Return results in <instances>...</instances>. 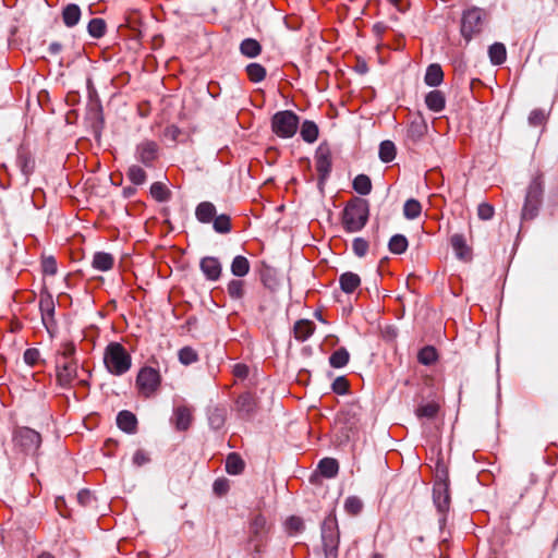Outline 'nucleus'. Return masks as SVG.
<instances>
[{
    "instance_id": "1",
    "label": "nucleus",
    "mask_w": 558,
    "mask_h": 558,
    "mask_svg": "<svg viewBox=\"0 0 558 558\" xmlns=\"http://www.w3.org/2000/svg\"><path fill=\"white\" fill-rule=\"evenodd\" d=\"M369 205L366 199L354 198L350 201L342 211V225L348 232H359L367 223Z\"/></svg>"
},
{
    "instance_id": "2",
    "label": "nucleus",
    "mask_w": 558,
    "mask_h": 558,
    "mask_svg": "<svg viewBox=\"0 0 558 558\" xmlns=\"http://www.w3.org/2000/svg\"><path fill=\"white\" fill-rule=\"evenodd\" d=\"M271 524L268 523L266 517L260 512L251 513L247 522V545L253 546V553L260 555L267 543Z\"/></svg>"
},
{
    "instance_id": "3",
    "label": "nucleus",
    "mask_w": 558,
    "mask_h": 558,
    "mask_svg": "<svg viewBox=\"0 0 558 558\" xmlns=\"http://www.w3.org/2000/svg\"><path fill=\"white\" fill-rule=\"evenodd\" d=\"M104 363L110 374L121 376L131 368L132 359L121 343L110 342L105 350Z\"/></svg>"
},
{
    "instance_id": "4",
    "label": "nucleus",
    "mask_w": 558,
    "mask_h": 558,
    "mask_svg": "<svg viewBox=\"0 0 558 558\" xmlns=\"http://www.w3.org/2000/svg\"><path fill=\"white\" fill-rule=\"evenodd\" d=\"M322 544L325 558H338L340 532L336 514L330 512L320 525Z\"/></svg>"
},
{
    "instance_id": "5",
    "label": "nucleus",
    "mask_w": 558,
    "mask_h": 558,
    "mask_svg": "<svg viewBox=\"0 0 558 558\" xmlns=\"http://www.w3.org/2000/svg\"><path fill=\"white\" fill-rule=\"evenodd\" d=\"M299 126V117L290 110L278 111L271 119L272 132L282 138L292 137Z\"/></svg>"
},
{
    "instance_id": "6",
    "label": "nucleus",
    "mask_w": 558,
    "mask_h": 558,
    "mask_svg": "<svg viewBox=\"0 0 558 558\" xmlns=\"http://www.w3.org/2000/svg\"><path fill=\"white\" fill-rule=\"evenodd\" d=\"M161 385V375L159 371L145 366L142 367L136 377V387L140 393L145 398L153 397Z\"/></svg>"
},
{
    "instance_id": "7",
    "label": "nucleus",
    "mask_w": 558,
    "mask_h": 558,
    "mask_svg": "<svg viewBox=\"0 0 558 558\" xmlns=\"http://www.w3.org/2000/svg\"><path fill=\"white\" fill-rule=\"evenodd\" d=\"M542 184L537 179H535L527 187L525 202L522 208V218L524 220H532L537 216L542 203Z\"/></svg>"
},
{
    "instance_id": "8",
    "label": "nucleus",
    "mask_w": 558,
    "mask_h": 558,
    "mask_svg": "<svg viewBox=\"0 0 558 558\" xmlns=\"http://www.w3.org/2000/svg\"><path fill=\"white\" fill-rule=\"evenodd\" d=\"M433 501L441 515L439 518V525L440 529H442L447 520L446 513L448 512L450 507L449 482L447 480H440L434 484Z\"/></svg>"
},
{
    "instance_id": "9",
    "label": "nucleus",
    "mask_w": 558,
    "mask_h": 558,
    "mask_svg": "<svg viewBox=\"0 0 558 558\" xmlns=\"http://www.w3.org/2000/svg\"><path fill=\"white\" fill-rule=\"evenodd\" d=\"M15 444L26 453H35L41 444V436L29 427H19L14 432Z\"/></svg>"
},
{
    "instance_id": "10",
    "label": "nucleus",
    "mask_w": 558,
    "mask_h": 558,
    "mask_svg": "<svg viewBox=\"0 0 558 558\" xmlns=\"http://www.w3.org/2000/svg\"><path fill=\"white\" fill-rule=\"evenodd\" d=\"M484 12L478 8H472L464 11L461 21V35L465 40H470L472 35L481 32Z\"/></svg>"
},
{
    "instance_id": "11",
    "label": "nucleus",
    "mask_w": 558,
    "mask_h": 558,
    "mask_svg": "<svg viewBox=\"0 0 558 558\" xmlns=\"http://www.w3.org/2000/svg\"><path fill=\"white\" fill-rule=\"evenodd\" d=\"M159 157V146L156 142L145 140L135 147V158L147 168H151Z\"/></svg>"
},
{
    "instance_id": "12",
    "label": "nucleus",
    "mask_w": 558,
    "mask_h": 558,
    "mask_svg": "<svg viewBox=\"0 0 558 558\" xmlns=\"http://www.w3.org/2000/svg\"><path fill=\"white\" fill-rule=\"evenodd\" d=\"M316 170L319 175V183H324L331 172V153L325 145H319L316 150Z\"/></svg>"
},
{
    "instance_id": "13",
    "label": "nucleus",
    "mask_w": 558,
    "mask_h": 558,
    "mask_svg": "<svg viewBox=\"0 0 558 558\" xmlns=\"http://www.w3.org/2000/svg\"><path fill=\"white\" fill-rule=\"evenodd\" d=\"M257 401L251 392L241 393L235 401V411L241 418H251L256 413Z\"/></svg>"
},
{
    "instance_id": "14",
    "label": "nucleus",
    "mask_w": 558,
    "mask_h": 558,
    "mask_svg": "<svg viewBox=\"0 0 558 558\" xmlns=\"http://www.w3.org/2000/svg\"><path fill=\"white\" fill-rule=\"evenodd\" d=\"M16 166L20 168L24 177V182H28L29 175L35 169V160L29 150L24 146H20L16 154Z\"/></svg>"
},
{
    "instance_id": "15",
    "label": "nucleus",
    "mask_w": 558,
    "mask_h": 558,
    "mask_svg": "<svg viewBox=\"0 0 558 558\" xmlns=\"http://www.w3.org/2000/svg\"><path fill=\"white\" fill-rule=\"evenodd\" d=\"M199 268L207 280L217 281L221 276L222 267L217 257H203L199 263Z\"/></svg>"
},
{
    "instance_id": "16",
    "label": "nucleus",
    "mask_w": 558,
    "mask_h": 558,
    "mask_svg": "<svg viewBox=\"0 0 558 558\" xmlns=\"http://www.w3.org/2000/svg\"><path fill=\"white\" fill-rule=\"evenodd\" d=\"M207 420L210 428L219 430L227 420V408L225 405H210L207 408Z\"/></svg>"
},
{
    "instance_id": "17",
    "label": "nucleus",
    "mask_w": 558,
    "mask_h": 558,
    "mask_svg": "<svg viewBox=\"0 0 558 558\" xmlns=\"http://www.w3.org/2000/svg\"><path fill=\"white\" fill-rule=\"evenodd\" d=\"M172 421L178 430H186L193 421L192 412L186 405H179L173 410Z\"/></svg>"
},
{
    "instance_id": "18",
    "label": "nucleus",
    "mask_w": 558,
    "mask_h": 558,
    "mask_svg": "<svg viewBox=\"0 0 558 558\" xmlns=\"http://www.w3.org/2000/svg\"><path fill=\"white\" fill-rule=\"evenodd\" d=\"M39 308H40V313H41V320H43L45 327L47 328V330L50 331V326L54 322L53 320L54 302L50 294H47V295L40 298Z\"/></svg>"
},
{
    "instance_id": "19",
    "label": "nucleus",
    "mask_w": 558,
    "mask_h": 558,
    "mask_svg": "<svg viewBox=\"0 0 558 558\" xmlns=\"http://www.w3.org/2000/svg\"><path fill=\"white\" fill-rule=\"evenodd\" d=\"M450 243L459 259L469 260L471 258V248L468 246L463 234H453L450 238Z\"/></svg>"
},
{
    "instance_id": "20",
    "label": "nucleus",
    "mask_w": 558,
    "mask_h": 558,
    "mask_svg": "<svg viewBox=\"0 0 558 558\" xmlns=\"http://www.w3.org/2000/svg\"><path fill=\"white\" fill-rule=\"evenodd\" d=\"M117 425L123 432L133 434L137 428V418L132 412L123 410L117 416Z\"/></svg>"
},
{
    "instance_id": "21",
    "label": "nucleus",
    "mask_w": 558,
    "mask_h": 558,
    "mask_svg": "<svg viewBox=\"0 0 558 558\" xmlns=\"http://www.w3.org/2000/svg\"><path fill=\"white\" fill-rule=\"evenodd\" d=\"M216 215V207L210 202H202L196 206L195 217L202 223L211 222Z\"/></svg>"
},
{
    "instance_id": "22",
    "label": "nucleus",
    "mask_w": 558,
    "mask_h": 558,
    "mask_svg": "<svg viewBox=\"0 0 558 558\" xmlns=\"http://www.w3.org/2000/svg\"><path fill=\"white\" fill-rule=\"evenodd\" d=\"M339 284L344 293L350 294L361 284V278L354 272L347 271L339 277Z\"/></svg>"
},
{
    "instance_id": "23",
    "label": "nucleus",
    "mask_w": 558,
    "mask_h": 558,
    "mask_svg": "<svg viewBox=\"0 0 558 558\" xmlns=\"http://www.w3.org/2000/svg\"><path fill=\"white\" fill-rule=\"evenodd\" d=\"M314 330V323L307 319L298 320L293 327L294 337L301 342L307 340L313 335Z\"/></svg>"
},
{
    "instance_id": "24",
    "label": "nucleus",
    "mask_w": 558,
    "mask_h": 558,
    "mask_svg": "<svg viewBox=\"0 0 558 558\" xmlns=\"http://www.w3.org/2000/svg\"><path fill=\"white\" fill-rule=\"evenodd\" d=\"M425 104L429 110L440 112L446 105L444 93L438 89L429 92L425 97Z\"/></svg>"
},
{
    "instance_id": "25",
    "label": "nucleus",
    "mask_w": 558,
    "mask_h": 558,
    "mask_svg": "<svg viewBox=\"0 0 558 558\" xmlns=\"http://www.w3.org/2000/svg\"><path fill=\"white\" fill-rule=\"evenodd\" d=\"M424 81L428 86H439L444 81L441 66L437 63L429 64L426 70Z\"/></svg>"
},
{
    "instance_id": "26",
    "label": "nucleus",
    "mask_w": 558,
    "mask_h": 558,
    "mask_svg": "<svg viewBox=\"0 0 558 558\" xmlns=\"http://www.w3.org/2000/svg\"><path fill=\"white\" fill-rule=\"evenodd\" d=\"M76 373V365L71 361L58 362V379L62 385L69 384Z\"/></svg>"
},
{
    "instance_id": "27",
    "label": "nucleus",
    "mask_w": 558,
    "mask_h": 558,
    "mask_svg": "<svg viewBox=\"0 0 558 558\" xmlns=\"http://www.w3.org/2000/svg\"><path fill=\"white\" fill-rule=\"evenodd\" d=\"M81 19V9L77 4H68L62 11V20L66 27L75 26Z\"/></svg>"
},
{
    "instance_id": "28",
    "label": "nucleus",
    "mask_w": 558,
    "mask_h": 558,
    "mask_svg": "<svg viewBox=\"0 0 558 558\" xmlns=\"http://www.w3.org/2000/svg\"><path fill=\"white\" fill-rule=\"evenodd\" d=\"M427 131V125L422 119L413 120L407 130V137L416 143Z\"/></svg>"
},
{
    "instance_id": "29",
    "label": "nucleus",
    "mask_w": 558,
    "mask_h": 558,
    "mask_svg": "<svg viewBox=\"0 0 558 558\" xmlns=\"http://www.w3.org/2000/svg\"><path fill=\"white\" fill-rule=\"evenodd\" d=\"M113 257L109 253L97 252L93 257V267L99 271H108L113 266Z\"/></svg>"
},
{
    "instance_id": "30",
    "label": "nucleus",
    "mask_w": 558,
    "mask_h": 558,
    "mask_svg": "<svg viewBox=\"0 0 558 558\" xmlns=\"http://www.w3.org/2000/svg\"><path fill=\"white\" fill-rule=\"evenodd\" d=\"M245 463L240 454L231 452L226 459V471L231 475L241 474L244 470Z\"/></svg>"
},
{
    "instance_id": "31",
    "label": "nucleus",
    "mask_w": 558,
    "mask_h": 558,
    "mask_svg": "<svg viewBox=\"0 0 558 558\" xmlns=\"http://www.w3.org/2000/svg\"><path fill=\"white\" fill-rule=\"evenodd\" d=\"M318 469L323 476L331 478L338 474L339 463L333 458H324L319 461Z\"/></svg>"
},
{
    "instance_id": "32",
    "label": "nucleus",
    "mask_w": 558,
    "mask_h": 558,
    "mask_svg": "<svg viewBox=\"0 0 558 558\" xmlns=\"http://www.w3.org/2000/svg\"><path fill=\"white\" fill-rule=\"evenodd\" d=\"M240 51L247 58H256L262 52V46L256 39L246 38L241 43Z\"/></svg>"
},
{
    "instance_id": "33",
    "label": "nucleus",
    "mask_w": 558,
    "mask_h": 558,
    "mask_svg": "<svg viewBox=\"0 0 558 558\" xmlns=\"http://www.w3.org/2000/svg\"><path fill=\"white\" fill-rule=\"evenodd\" d=\"M488 54L493 64H502L507 58V50L505 45L501 43L493 44L488 49Z\"/></svg>"
},
{
    "instance_id": "34",
    "label": "nucleus",
    "mask_w": 558,
    "mask_h": 558,
    "mask_svg": "<svg viewBox=\"0 0 558 558\" xmlns=\"http://www.w3.org/2000/svg\"><path fill=\"white\" fill-rule=\"evenodd\" d=\"M250 271V262L245 256L238 255L231 263V272L235 277H244Z\"/></svg>"
},
{
    "instance_id": "35",
    "label": "nucleus",
    "mask_w": 558,
    "mask_h": 558,
    "mask_svg": "<svg viewBox=\"0 0 558 558\" xmlns=\"http://www.w3.org/2000/svg\"><path fill=\"white\" fill-rule=\"evenodd\" d=\"M107 25L104 19L95 17L92 19L87 25V32L90 37L99 39L105 36Z\"/></svg>"
},
{
    "instance_id": "36",
    "label": "nucleus",
    "mask_w": 558,
    "mask_h": 558,
    "mask_svg": "<svg viewBox=\"0 0 558 558\" xmlns=\"http://www.w3.org/2000/svg\"><path fill=\"white\" fill-rule=\"evenodd\" d=\"M397 148L393 142L391 141H384L379 145V159L383 162H390L396 158Z\"/></svg>"
},
{
    "instance_id": "37",
    "label": "nucleus",
    "mask_w": 558,
    "mask_h": 558,
    "mask_svg": "<svg viewBox=\"0 0 558 558\" xmlns=\"http://www.w3.org/2000/svg\"><path fill=\"white\" fill-rule=\"evenodd\" d=\"M211 222L217 233L227 234L231 231V219L227 214L216 215Z\"/></svg>"
},
{
    "instance_id": "38",
    "label": "nucleus",
    "mask_w": 558,
    "mask_h": 558,
    "mask_svg": "<svg viewBox=\"0 0 558 558\" xmlns=\"http://www.w3.org/2000/svg\"><path fill=\"white\" fill-rule=\"evenodd\" d=\"M301 136L307 143H314L318 137V126L313 121L306 120L301 126Z\"/></svg>"
},
{
    "instance_id": "39",
    "label": "nucleus",
    "mask_w": 558,
    "mask_h": 558,
    "mask_svg": "<svg viewBox=\"0 0 558 558\" xmlns=\"http://www.w3.org/2000/svg\"><path fill=\"white\" fill-rule=\"evenodd\" d=\"M350 354L345 348H339L329 356V363L333 368H341L348 364Z\"/></svg>"
},
{
    "instance_id": "40",
    "label": "nucleus",
    "mask_w": 558,
    "mask_h": 558,
    "mask_svg": "<svg viewBox=\"0 0 558 558\" xmlns=\"http://www.w3.org/2000/svg\"><path fill=\"white\" fill-rule=\"evenodd\" d=\"M353 189L360 195H368L372 191V181L366 174H359L353 180Z\"/></svg>"
},
{
    "instance_id": "41",
    "label": "nucleus",
    "mask_w": 558,
    "mask_h": 558,
    "mask_svg": "<svg viewBox=\"0 0 558 558\" xmlns=\"http://www.w3.org/2000/svg\"><path fill=\"white\" fill-rule=\"evenodd\" d=\"M245 283L241 279H232L227 284V292L232 300H241L245 293Z\"/></svg>"
},
{
    "instance_id": "42",
    "label": "nucleus",
    "mask_w": 558,
    "mask_h": 558,
    "mask_svg": "<svg viewBox=\"0 0 558 558\" xmlns=\"http://www.w3.org/2000/svg\"><path fill=\"white\" fill-rule=\"evenodd\" d=\"M388 248L392 254H402L408 248V240L402 234H395L388 243Z\"/></svg>"
},
{
    "instance_id": "43",
    "label": "nucleus",
    "mask_w": 558,
    "mask_h": 558,
    "mask_svg": "<svg viewBox=\"0 0 558 558\" xmlns=\"http://www.w3.org/2000/svg\"><path fill=\"white\" fill-rule=\"evenodd\" d=\"M150 195L157 202L165 203L170 199L171 193L161 182H155L150 186Z\"/></svg>"
},
{
    "instance_id": "44",
    "label": "nucleus",
    "mask_w": 558,
    "mask_h": 558,
    "mask_svg": "<svg viewBox=\"0 0 558 558\" xmlns=\"http://www.w3.org/2000/svg\"><path fill=\"white\" fill-rule=\"evenodd\" d=\"M439 407L435 402H428L425 404H420L415 414L418 418H434L438 413Z\"/></svg>"
},
{
    "instance_id": "45",
    "label": "nucleus",
    "mask_w": 558,
    "mask_h": 558,
    "mask_svg": "<svg viewBox=\"0 0 558 558\" xmlns=\"http://www.w3.org/2000/svg\"><path fill=\"white\" fill-rule=\"evenodd\" d=\"M422 211V206L418 201L410 198L404 203L403 215L407 219H416Z\"/></svg>"
},
{
    "instance_id": "46",
    "label": "nucleus",
    "mask_w": 558,
    "mask_h": 558,
    "mask_svg": "<svg viewBox=\"0 0 558 558\" xmlns=\"http://www.w3.org/2000/svg\"><path fill=\"white\" fill-rule=\"evenodd\" d=\"M246 73L254 83H259L266 77V69L259 63H250L246 66Z\"/></svg>"
},
{
    "instance_id": "47",
    "label": "nucleus",
    "mask_w": 558,
    "mask_h": 558,
    "mask_svg": "<svg viewBox=\"0 0 558 558\" xmlns=\"http://www.w3.org/2000/svg\"><path fill=\"white\" fill-rule=\"evenodd\" d=\"M128 178L133 184L141 185L145 183L147 175L143 168L132 165L128 170Z\"/></svg>"
},
{
    "instance_id": "48",
    "label": "nucleus",
    "mask_w": 558,
    "mask_h": 558,
    "mask_svg": "<svg viewBox=\"0 0 558 558\" xmlns=\"http://www.w3.org/2000/svg\"><path fill=\"white\" fill-rule=\"evenodd\" d=\"M417 360L423 365H432L437 360V352L434 347L427 345L420 350Z\"/></svg>"
},
{
    "instance_id": "49",
    "label": "nucleus",
    "mask_w": 558,
    "mask_h": 558,
    "mask_svg": "<svg viewBox=\"0 0 558 558\" xmlns=\"http://www.w3.org/2000/svg\"><path fill=\"white\" fill-rule=\"evenodd\" d=\"M198 355L191 347H184L179 351V361L184 365H191L197 362Z\"/></svg>"
},
{
    "instance_id": "50",
    "label": "nucleus",
    "mask_w": 558,
    "mask_h": 558,
    "mask_svg": "<svg viewBox=\"0 0 558 558\" xmlns=\"http://www.w3.org/2000/svg\"><path fill=\"white\" fill-rule=\"evenodd\" d=\"M363 502L355 496L348 497L344 501V509L348 513L356 515L361 512Z\"/></svg>"
},
{
    "instance_id": "51",
    "label": "nucleus",
    "mask_w": 558,
    "mask_h": 558,
    "mask_svg": "<svg viewBox=\"0 0 558 558\" xmlns=\"http://www.w3.org/2000/svg\"><path fill=\"white\" fill-rule=\"evenodd\" d=\"M352 250L359 257H364L368 251V242L363 238H355L352 242Z\"/></svg>"
},
{
    "instance_id": "52",
    "label": "nucleus",
    "mask_w": 558,
    "mask_h": 558,
    "mask_svg": "<svg viewBox=\"0 0 558 558\" xmlns=\"http://www.w3.org/2000/svg\"><path fill=\"white\" fill-rule=\"evenodd\" d=\"M41 268L45 275L54 276L58 270L56 258L53 256L44 257Z\"/></svg>"
},
{
    "instance_id": "53",
    "label": "nucleus",
    "mask_w": 558,
    "mask_h": 558,
    "mask_svg": "<svg viewBox=\"0 0 558 558\" xmlns=\"http://www.w3.org/2000/svg\"><path fill=\"white\" fill-rule=\"evenodd\" d=\"M286 526L291 533H300L304 530V522L300 517L292 515L287 519Z\"/></svg>"
},
{
    "instance_id": "54",
    "label": "nucleus",
    "mask_w": 558,
    "mask_h": 558,
    "mask_svg": "<svg viewBox=\"0 0 558 558\" xmlns=\"http://www.w3.org/2000/svg\"><path fill=\"white\" fill-rule=\"evenodd\" d=\"M331 389L333 392L338 395H344L349 390V381L347 380L345 377L339 376L333 380Z\"/></svg>"
},
{
    "instance_id": "55",
    "label": "nucleus",
    "mask_w": 558,
    "mask_h": 558,
    "mask_svg": "<svg viewBox=\"0 0 558 558\" xmlns=\"http://www.w3.org/2000/svg\"><path fill=\"white\" fill-rule=\"evenodd\" d=\"M230 488L229 481L225 477L217 478L214 482L213 490L217 496H223Z\"/></svg>"
},
{
    "instance_id": "56",
    "label": "nucleus",
    "mask_w": 558,
    "mask_h": 558,
    "mask_svg": "<svg viewBox=\"0 0 558 558\" xmlns=\"http://www.w3.org/2000/svg\"><path fill=\"white\" fill-rule=\"evenodd\" d=\"M23 359L27 365L34 366L38 363V361L40 359V352L36 348L27 349L24 352Z\"/></svg>"
},
{
    "instance_id": "57",
    "label": "nucleus",
    "mask_w": 558,
    "mask_h": 558,
    "mask_svg": "<svg viewBox=\"0 0 558 558\" xmlns=\"http://www.w3.org/2000/svg\"><path fill=\"white\" fill-rule=\"evenodd\" d=\"M546 120L545 111L542 109H534L529 116V123L533 126L542 125Z\"/></svg>"
},
{
    "instance_id": "58",
    "label": "nucleus",
    "mask_w": 558,
    "mask_h": 558,
    "mask_svg": "<svg viewBox=\"0 0 558 558\" xmlns=\"http://www.w3.org/2000/svg\"><path fill=\"white\" fill-rule=\"evenodd\" d=\"M477 215L482 220H489L494 216V207L487 203L478 205Z\"/></svg>"
},
{
    "instance_id": "59",
    "label": "nucleus",
    "mask_w": 558,
    "mask_h": 558,
    "mask_svg": "<svg viewBox=\"0 0 558 558\" xmlns=\"http://www.w3.org/2000/svg\"><path fill=\"white\" fill-rule=\"evenodd\" d=\"M75 353V345L72 342L64 343L62 347L61 354L65 361L71 359Z\"/></svg>"
},
{
    "instance_id": "60",
    "label": "nucleus",
    "mask_w": 558,
    "mask_h": 558,
    "mask_svg": "<svg viewBox=\"0 0 558 558\" xmlns=\"http://www.w3.org/2000/svg\"><path fill=\"white\" fill-rule=\"evenodd\" d=\"M93 499L89 490L83 489L77 494V500L82 506H88Z\"/></svg>"
},
{
    "instance_id": "61",
    "label": "nucleus",
    "mask_w": 558,
    "mask_h": 558,
    "mask_svg": "<svg viewBox=\"0 0 558 558\" xmlns=\"http://www.w3.org/2000/svg\"><path fill=\"white\" fill-rule=\"evenodd\" d=\"M148 461H149V458L147 457V454L144 451L137 450L134 453V457H133L134 464L142 466L145 463H147Z\"/></svg>"
},
{
    "instance_id": "62",
    "label": "nucleus",
    "mask_w": 558,
    "mask_h": 558,
    "mask_svg": "<svg viewBox=\"0 0 558 558\" xmlns=\"http://www.w3.org/2000/svg\"><path fill=\"white\" fill-rule=\"evenodd\" d=\"M233 374L238 378H245L248 375V367L245 364H236Z\"/></svg>"
},
{
    "instance_id": "63",
    "label": "nucleus",
    "mask_w": 558,
    "mask_h": 558,
    "mask_svg": "<svg viewBox=\"0 0 558 558\" xmlns=\"http://www.w3.org/2000/svg\"><path fill=\"white\" fill-rule=\"evenodd\" d=\"M48 50L51 54H58L62 50V45L60 43L53 41L49 45Z\"/></svg>"
},
{
    "instance_id": "64",
    "label": "nucleus",
    "mask_w": 558,
    "mask_h": 558,
    "mask_svg": "<svg viewBox=\"0 0 558 558\" xmlns=\"http://www.w3.org/2000/svg\"><path fill=\"white\" fill-rule=\"evenodd\" d=\"M136 193V189L133 186H125L122 194L125 198L132 197Z\"/></svg>"
}]
</instances>
